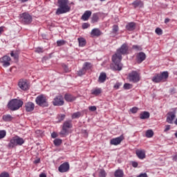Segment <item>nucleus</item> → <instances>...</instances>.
<instances>
[{
	"label": "nucleus",
	"mask_w": 177,
	"mask_h": 177,
	"mask_svg": "<svg viewBox=\"0 0 177 177\" xmlns=\"http://www.w3.org/2000/svg\"><path fill=\"white\" fill-rule=\"evenodd\" d=\"M127 53H128V46L127 44H123L117 50L116 53L112 57V62H113L118 71L122 70L121 60H122V55H127Z\"/></svg>",
	"instance_id": "f257e3e1"
},
{
	"label": "nucleus",
	"mask_w": 177,
	"mask_h": 177,
	"mask_svg": "<svg viewBox=\"0 0 177 177\" xmlns=\"http://www.w3.org/2000/svg\"><path fill=\"white\" fill-rule=\"evenodd\" d=\"M58 6L56 15H63L71 10V7L68 5V0H58Z\"/></svg>",
	"instance_id": "f03ea898"
},
{
	"label": "nucleus",
	"mask_w": 177,
	"mask_h": 177,
	"mask_svg": "<svg viewBox=\"0 0 177 177\" xmlns=\"http://www.w3.org/2000/svg\"><path fill=\"white\" fill-rule=\"evenodd\" d=\"M73 128V123L71 122V120H66L64 124L62 127V129L59 132L60 136L62 138H64V136H67L68 133H70V129Z\"/></svg>",
	"instance_id": "7ed1b4c3"
},
{
	"label": "nucleus",
	"mask_w": 177,
	"mask_h": 177,
	"mask_svg": "<svg viewBox=\"0 0 177 177\" xmlns=\"http://www.w3.org/2000/svg\"><path fill=\"white\" fill-rule=\"evenodd\" d=\"M8 106L10 110L16 111V110H19L23 106V102L21 100L14 99L9 102Z\"/></svg>",
	"instance_id": "20e7f679"
},
{
	"label": "nucleus",
	"mask_w": 177,
	"mask_h": 177,
	"mask_svg": "<svg viewBox=\"0 0 177 177\" xmlns=\"http://www.w3.org/2000/svg\"><path fill=\"white\" fill-rule=\"evenodd\" d=\"M169 77L168 71H163L161 74H156L152 77L153 82L155 84H158L162 81L163 82Z\"/></svg>",
	"instance_id": "39448f33"
},
{
	"label": "nucleus",
	"mask_w": 177,
	"mask_h": 177,
	"mask_svg": "<svg viewBox=\"0 0 177 177\" xmlns=\"http://www.w3.org/2000/svg\"><path fill=\"white\" fill-rule=\"evenodd\" d=\"M24 144V140L19 136L13 137L9 144L8 147L10 149H13V147H16V146H21Z\"/></svg>",
	"instance_id": "423d86ee"
},
{
	"label": "nucleus",
	"mask_w": 177,
	"mask_h": 177,
	"mask_svg": "<svg viewBox=\"0 0 177 177\" xmlns=\"http://www.w3.org/2000/svg\"><path fill=\"white\" fill-rule=\"evenodd\" d=\"M35 102L37 104L41 106V107H47L48 106L46 97H45V96H44L43 95H39L37 97H36Z\"/></svg>",
	"instance_id": "0eeeda50"
},
{
	"label": "nucleus",
	"mask_w": 177,
	"mask_h": 177,
	"mask_svg": "<svg viewBox=\"0 0 177 177\" xmlns=\"http://www.w3.org/2000/svg\"><path fill=\"white\" fill-rule=\"evenodd\" d=\"M20 19L22 23H24L25 24H30L32 21V17H31V15L29 14L24 12L21 15Z\"/></svg>",
	"instance_id": "6e6552de"
},
{
	"label": "nucleus",
	"mask_w": 177,
	"mask_h": 177,
	"mask_svg": "<svg viewBox=\"0 0 177 177\" xmlns=\"http://www.w3.org/2000/svg\"><path fill=\"white\" fill-rule=\"evenodd\" d=\"M10 57L5 55L0 58V63H1L3 67H9L10 66Z\"/></svg>",
	"instance_id": "1a4fd4ad"
},
{
	"label": "nucleus",
	"mask_w": 177,
	"mask_h": 177,
	"mask_svg": "<svg viewBox=\"0 0 177 177\" xmlns=\"http://www.w3.org/2000/svg\"><path fill=\"white\" fill-rule=\"evenodd\" d=\"M176 117V111L168 112L167 117L166 119L167 122H168V124H174V120H175Z\"/></svg>",
	"instance_id": "9d476101"
},
{
	"label": "nucleus",
	"mask_w": 177,
	"mask_h": 177,
	"mask_svg": "<svg viewBox=\"0 0 177 177\" xmlns=\"http://www.w3.org/2000/svg\"><path fill=\"white\" fill-rule=\"evenodd\" d=\"M53 104L54 106H63L64 104V100L63 99V96L58 95L55 97Z\"/></svg>",
	"instance_id": "9b49d317"
},
{
	"label": "nucleus",
	"mask_w": 177,
	"mask_h": 177,
	"mask_svg": "<svg viewBox=\"0 0 177 177\" xmlns=\"http://www.w3.org/2000/svg\"><path fill=\"white\" fill-rule=\"evenodd\" d=\"M145 60H146V54L145 53L140 52L136 55V62L138 64H140Z\"/></svg>",
	"instance_id": "f8f14e48"
},
{
	"label": "nucleus",
	"mask_w": 177,
	"mask_h": 177,
	"mask_svg": "<svg viewBox=\"0 0 177 177\" xmlns=\"http://www.w3.org/2000/svg\"><path fill=\"white\" fill-rule=\"evenodd\" d=\"M124 140V136H120L118 138H115L111 140L110 143L111 145H113V146H118V145H120L121 142Z\"/></svg>",
	"instance_id": "ddd939ff"
},
{
	"label": "nucleus",
	"mask_w": 177,
	"mask_h": 177,
	"mask_svg": "<svg viewBox=\"0 0 177 177\" xmlns=\"http://www.w3.org/2000/svg\"><path fill=\"white\" fill-rule=\"evenodd\" d=\"M136 154L140 160H144V158H146V151L143 149H137L136 151Z\"/></svg>",
	"instance_id": "4468645a"
},
{
	"label": "nucleus",
	"mask_w": 177,
	"mask_h": 177,
	"mask_svg": "<svg viewBox=\"0 0 177 177\" xmlns=\"http://www.w3.org/2000/svg\"><path fill=\"white\" fill-rule=\"evenodd\" d=\"M70 169V165L68 162L63 163L59 167V172H67Z\"/></svg>",
	"instance_id": "2eb2a0df"
},
{
	"label": "nucleus",
	"mask_w": 177,
	"mask_h": 177,
	"mask_svg": "<svg viewBox=\"0 0 177 177\" xmlns=\"http://www.w3.org/2000/svg\"><path fill=\"white\" fill-rule=\"evenodd\" d=\"M18 86L22 91H27V89H28V84H27V81L26 80H20L18 83Z\"/></svg>",
	"instance_id": "dca6fc26"
},
{
	"label": "nucleus",
	"mask_w": 177,
	"mask_h": 177,
	"mask_svg": "<svg viewBox=\"0 0 177 177\" xmlns=\"http://www.w3.org/2000/svg\"><path fill=\"white\" fill-rule=\"evenodd\" d=\"M35 107V105L34 104V103H32L31 102H27L25 104V109H26V111H28V113H30V111H32L34 110Z\"/></svg>",
	"instance_id": "f3484780"
},
{
	"label": "nucleus",
	"mask_w": 177,
	"mask_h": 177,
	"mask_svg": "<svg viewBox=\"0 0 177 177\" xmlns=\"http://www.w3.org/2000/svg\"><path fill=\"white\" fill-rule=\"evenodd\" d=\"M91 37H100L102 35V32L99 28H94L91 32Z\"/></svg>",
	"instance_id": "a211bd4d"
},
{
	"label": "nucleus",
	"mask_w": 177,
	"mask_h": 177,
	"mask_svg": "<svg viewBox=\"0 0 177 177\" xmlns=\"http://www.w3.org/2000/svg\"><path fill=\"white\" fill-rule=\"evenodd\" d=\"M64 99L66 102H74L75 100H76L77 97L71 95V94H66L64 95Z\"/></svg>",
	"instance_id": "6ab92c4d"
},
{
	"label": "nucleus",
	"mask_w": 177,
	"mask_h": 177,
	"mask_svg": "<svg viewBox=\"0 0 177 177\" xmlns=\"http://www.w3.org/2000/svg\"><path fill=\"white\" fill-rule=\"evenodd\" d=\"M91 15H92V12L90 10H87L82 16V20H83L84 21H86V20L89 19V17Z\"/></svg>",
	"instance_id": "aec40b11"
},
{
	"label": "nucleus",
	"mask_w": 177,
	"mask_h": 177,
	"mask_svg": "<svg viewBox=\"0 0 177 177\" xmlns=\"http://www.w3.org/2000/svg\"><path fill=\"white\" fill-rule=\"evenodd\" d=\"M140 118L141 120H147L150 118V113L148 111H143L140 114Z\"/></svg>",
	"instance_id": "412c9836"
},
{
	"label": "nucleus",
	"mask_w": 177,
	"mask_h": 177,
	"mask_svg": "<svg viewBox=\"0 0 177 177\" xmlns=\"http://www.w3.org/2000/svg\"><path fill=\"white\" fill-rule=\"evenodd\" d=\"M140 81V73L138 71H133V82H139Z\"/></svg>",
	"instance_id": "4be33fe9"
},
{
	"label": "nucleus",
	"mask_w": 177,
	"mask_h": 177,
	"mask_svg": "<svg viewBox=\"0 0 177 177\" xmlns=\"http://www.w3.org/2000/svg\"><path fill=\"white\" fill-rule=\"evenodd\" d=\"M106 78H107V75H106V73H101L98 78V82L102 84L104 82V81H106Z\"/></svg>",
	"instance_id": "5701e85b"
},
{
	"label": "nucleus",
	"mask_w": 177,
	"mask_h": 177,
	"mask_svg": "<svg viewBox=\"0 0 177 177\" xmlns=\"http://www.w3.org/2000/svg\"><path fill=\"white\" fill-rule=\"evenodd\" d=\"M102 93V88H95L91 90V94L97 96Z\"/></svg>",
	"instance_id": "b1692460"
},
{
	"label": "nucleus",
	"mask_w": 177,
	"mask_h": 177,
	"mask_svg": "<svg viewBox=\"0 0 177 177\" xmlns=\"http://www.w3.org/2000/svg\"><path fill=\"white\" fill-rule=\"evenodd\" d=\"M134 8H143V2L140 0H136L133 2Z\"/></svg>",
	"instance_id": "393cba45"
},
{
	"label": "nucleus",
	"mask_w": 177,
	"mask_h": 177,
	"mask_svg": "<svg viewBox=\"0 0 177 177\" xmlns=\"http://www.w3.org/2000/svg\"><path fill=\"white\" fill-rule=\"evenodd\" d=\"M3 121H6V122H9V121H12L13 120V117L10 115H3Z\"/></svg>",
	"instance_id": "a878e982"
},
{
	"label": "nucleus",
	"mask_w": 177,
	"mask_h": 177,
	"mask_svg": "<svg viewBox=\"0 0 177 177\" xmlns=\"http://www.w3.org/2000/svg\"><path fill=\"white\" fill-rule=\"evenodd\" d=\"M118 26L117 25H114L112 28V31H111V34L112 35H117V34H118Z\"/></svg>",
	"instance_id": "bb28decb"
},
{
	"label": "nucleus",
	"mask_w": 177,
	"mask_h": 177,
	"mask_svg": "<svg viewBox=\"0 0 177 177\" xmlns=\"http://www.w3.org/2000/svg\"><path fill=\"white\" fill-rule=\"evenodd\" d=\"M115 177H122L124 176V171L121 169L116 170L115 171Z\"/></svg>",
	"instance_id": "cd10ccee"
},
{
	"label": "nucleus",
	"mask_w": 177,
	"mask_h": 177,
	"mask_svg": "<svg viewBox=\"0 0 177 177\" xmlns=\"http://www.w3.org/2000/svg\"><path fill=\"white\" fill-rule=\"evenodd\" d=\"M83 68L86 71L87 70H91V68H92V64L89 62H85L83 65Z\"/></svg>",
	"instance_id": "c85d7f7f"
},
{
	"label": "nucleus",
	"mask_w": 177,
	"mask_h": 177,
	"mask_svg": "<svg viewBox=\"0 0 177 177\" xmlns=\"http://www.w3.org/2000/svg\"><path fill=\"white\" fill-rule=\"evenodd\" d=\"M79 46L83 47L86 45V41L84 38H78Z\"/></svg>",
	"instance_id": "c756f323"
},
{
	"label": "nucleus",
	"mask_w": 177,
	"mask_h": 177,
	"mask_svg": "<svg viewBox=\"0 0 177 177\" xmlns=\"http://www.w3.org/2000/svg\"><path fill=\"white\" fill-rule=\"evenodd\" d=\"M145 135L147 138H153L154 136V132H153V130L149 129L146 131Z\"/></svg>",
	"instance_id": "7c9ffc66"
},
{
	"label": "nucleus",
	"mask_w": 177,
	"mask_h": 177,
	"mask_svg": "<svg viewBox=\"0 0 177 177\" xmlns=\"http://www.w3.org/2000/svg\"><path fill=\"white\" fill-rule=\"evenodd\" d=\"M99 21V15L97 14H93L92 17V23H97Z\"/></svg>",
	"instance_id": "2f4dec72"
},
{
	"label": "nucleus",
	"mask_w": 177,
	"mask_h": 177,
	"mask_svg": "<svg viewBox=\"0 0 177 177\" xmlns=\"http://www.w3.org/2000/svg\"><path fill=\"white\" fill-rule=\"evenodd\" d=\"M127 30L128 31H133V22L129 23L127 26H126Z\"/></svg>",
	"instance_id": "473e14b6"
},
{
	"label": "nucleus",
	"mask_w": 177,
	"mask_h": 177,
	"mask_svg": "<svg viewBox=\"0 0 177 177\" xmlns=\"http://www.w3.org/2000/svg\"><path fill=\"white\" fill-rule=\"evenodd\" d=\"M80 117H81V113L80 112H76V113H74L72 115V119L73 120H75V118H80Z\"/></svg>",
	"instance_id": "72a5a7b5"
},
{
	"label": "nucleus",
	"mask_w": 177,
	"mask_h": 177,
	"mask_svg": "<svg viewBox=\"0 0 177 177\" xmlns=\"http://www.w3.org/2000/svg\"><path fill=\"white\" fill-rule=\"evenodd\" d=\"M57 46H63V45H66V41L61 39L57 41Z\"/></svg>",
	"instance_id": "f704fd0d"
},
{
	"label": "nucleus",
	"mask_w": 177,
	"mask_h": 177,
	"mask_svg": "<svg viewBox=\"0 0 177 177\" xmlns=\"http://www.w3.org/2000/svg\"><path fill=\"white\" fill-rule=\"evenodd\" d=\"M155 32L158 35H162V29L160 28H156V30H155Z\"/></svg>",
	"instance_id": "c9c22d12"
},
{
	"label": "nucleus",
	"mask_w": 177,
	"mask_h": 177,
	"mask_svg": "<svg viewBox=\"0 0 177 177\" xmlns=\"http://www.w3.org/2000/svg\"><path fill=\"white\" fill-rule=\"evenodd\" d=\"M6 136V131L1 130L0 131V139H3Z\"/></svg>",
	"instance_id": "e433bc0d"
},
{
	"label": "nucleus",
	"mask_w": 177,
	"mask_h": 177,
	"mask_svg": "<svg viewBox=\"0 0 177 177\" xmlns=\"http://www.w3.org/2000/svg\"><path fill=\"white\" fill-rule=\"evenodd\" d=\"M124 89L128 90V89H131V88H132V84H129V83H125L123 86Z\"/></svg>",
	"instance_id": "4c0bfd02"
},
{
	"label": "nucleus",
	"mask_w": 177,
	"mask_h": 177,
	"mask_svg": "<svg viewBox=\"0 0 177 177\" xmlns=\"http://www.w3.org/2000/svg\"><path fill=\"white\" fill-rule=\"evenodd\" d=\"M55 146H60L62 145V140L60 139H55L54 140Z\"/></svg>",
	"instance_id": "58836bf2"
},
{
	"label": "nucleus",
	"mask_w": 177,
	"mask_h": 177,
	"mask_svg": "<svg viewBox=\"0 0 177 177\" xmlns=\"http://www.w3.org/2000/svg\"><path fill=\"white\" fill-rule=\"evenodd\" d=\"M100 177H106V171L104 169H100L99 172Z\"/></svg>",
	"instance_id": "ea45409f"
},
{
	"label": "nucleus",
	"mask_w": 177,
	"mask_h": 177,
	"mask_svg": "<svg viewBox=\"0 0 177 177\" xmlns=\"http://www.w3.org/2000/svg\"><path fill=\"white\" fill-rule=\"evenodd\" d=\"M85 73H86V71L85 69H84V68H82L77 72V74H78V75H80L81 77V75H84V74H85Z\"/></svg>",
	"instance_id": "a19ab883"
},
{
	"label": "nucleus",
	"mask_w": 177,
	"mask_h": 177,
	"mask_svg": "<svg viewBox=\"0 0 177 177\" xmlns=\"http://www.w3.org/2000/svg\"><path fill=\"white\" fill-rule=\"evenodd\" d=\"M10 55L12 57H14L15 60H17L19 59L18 53H14L13 52H11Z\"/></svg>",
	"instance_id": "79ce46f5"
},
{
	"label": "nucleus",
	"mask_w": 177,
	"mask_h": 177,
	"mask_svg": "<svg viewBox=\"0 0 177 177\" xmlns=\"http://www.w3.org/2000/svg\"><path fill=\"white\" fill-rule=\"evenodd\" d=\"M122 86V82H116L115 84L113 86V88H115V89H120V86Z\"/></svg>",
	"instance_id": "37998d69"
},
{
	"label": "nucleus",
	"mask_w": 177,
	"mask_h": 177,
	"mask_svg": "<svg viewBox=\"0 0 177 177\" xmlns=\"http://www.w3.org/2000/svg\"><path fill=\"white\" fill-rule=\"evenodd\" d=\"M127 79L129 80V81H130V82H133V73H130Z\"/></svg>",
	"instance_id": "c03bdc74"
},
{
	"label": "nucleus",
	"mask_w": 177,
	"mask_h": 177,
	"mask_svg": "<svg viewBox=\"0 0 177 177\" xmlns=\"http://www.w3.org/2000/svg\"><path fill=\"white\" fill-rule=\"evenodd\" d=\"M64 118H66V115H58V121L60 122L61 121H63V120H64Z\"/></svg>",
	"instance_id": "a18cd8bd"
},
{
	"label": "nucleus",
	"mask_w": 177,
	"mask_h": 177,
	"mask_svg": "<svg viewBox=\"0 0 177 177\" xmlns=\"http://www.w3.org/2000/svg\"><path fill=\"white\" fill-rule=\"evenodd\" d=\"M0 177H9V174L7 172H3L0 174Z\"/></svg>",
	"instance_id": "49530a36"
},
{
	"label": "nucleus",
	"mask_w": 177,
	"mask_h": 177,
	"mask_svg": "<svg viewBox=\"0 0 177 177\" xmlns=\"http://www.w3.org/2000/svg\"><path fill=\"white\" fill-rule=\"evenodd\" d=\"M35 52L37 53H42V52H44V49L42 48H36Z\"/></svg>",
	"instance_id": "de8ad7c7"
},
{
	"label": "nucleus",
	"mask_w": 177,
	"mask_h": 177,
	"mask_svg": "<svg viewBox=\"0 0 177 177\" xmlns=\"http://www.w3.org/2000/svg\"><path fill=\"white\" fill-rule=\"evenodd\" d=\"M88 110H90V111H96V106H89Z\"/></svg>",
	"instance_id": "09e8293b"
},
{
	"label": "nucleus",
	"mask_w": 177,
	"mask_h": 177,
	"mask_svg": "<svg viewBox=\"0 0 177 177\" xmlns=\"http://www.w3.org/2000/svg\"><path fill=\"white\" fill-rule=\"evenodd\" d=\"M169 129H171V125H169V124L166 125L164 132H168V131H169Z\"/></svg>",
	"instance_id": "8fccbe9b"
},
{
	"label": "nucleus",
	"mask_w": 177,
	"mask_h": 177,
	"mask_svg": "<svg viewBox=\"0 0 177 177\" xmlns=\"http://www.w3.org/2000/svg\"><path fill=\"white\" fill-rule=\"evenodd\" d=\"M88 27H89V24H86V23L83 24V25H82V28H83L84 30L88 28Z\"/></svg>",
	"instance_id": "3c124183"
},
{
	"label": "nucleus",
	"mask_w": 177,
	"mask_h": 177,
	"mask_svg": "<svg viewBox=\"0 0 177 177\" xmlns=\"http://www.w3.org/2000/svg\"><path fill=\"white\" fill-rule=\"evenodd\" d=\"M137 177H147V174L146 173H142L138 175Z\"/></svg>",
	"instance_id": "603ef678"
},
{
	"label": "nucleus",
	"mask_w": 177,
	"mask_h": 177,
	"mask_svg": "<svg viewBox=\"0 0 177 177\" xmlns=\"http://www.w3.org/2000/svg\"><path fill=\"white\" fill-rule=\"evenodd\" d=\"M64 70L66 73H68L70 70H68V67L66 65L64 66Z\"/></svg>",
	"instance_id": "864d4df0"
},
{
	"label": "nucleus",
	"mask_w": 177,
	"mask_h": 177,
	"mask_svg": "<svg viewBox=\"0 0 177 177\" xmlns=\"http://www.w3.org/2000/svg\"><path fill=\"white\" fill-rule=\"evenodd\" d=\"M173 161H177V155L171 156Z\"/></svg>",
	"instance_id": "5fc2aeb1"
},
{
	"label": "nucleus",
	"mask_w": 177,
	"mask_h": 177,
	"mask_svg": "<svg viewBox=\"0 0 177 177\" xmlns=\"http://www.w3.org/2000/svg\"><path fill=\"white\" fill-rule=\"evenodd\" d=\"M51 137L55 138L57 137V134L56 133H52L51 134Z\"/></svg>",
	"instance_id": "6e6d98bb"
},
{
	"label": "nucleus",
	"mask_w": 177,
	"mask_h": 177,
	"mask_svg": "<svg viewBox=\"0 0 177 177\" xmlns=\"http://www.w3.org/2000/svg\"><path fill=\"white\" fill-rule=\"evenodd\" d=\"M170 20H171V19H169V18H166V19H165V24H167V23H169Z\"/></svg>",
	"instance_id": "4d7b16f0"
},
{
	"label": "nucleus",
	"mask_w": 177,
	"mask_h": 177,
	"mask_svg": "<svg viewBox=\"0 0 177 177\" xmlns=\"http://www.w3.org/2000/svg\"><path fill=\"white\" fill-rule=\"evenodd\" d=\"M138 164L137 162H133V168H137Z\"/></svg>",
	"instance_id": "13d9d810"
},
{
	"label": "nucleus",
	"mask_w": 177,
	"mask_h": 177,
	"mask_svg": "<svg viewBox=\"0 0 177 177\" xmlns=\"http://www.w3.org/2000/svg\"><path fill=\"white\" fill-rule=\"evenodd\" d=\"M39 177H46V174H45V173H41V174L39 175Z\"/></svg>",
	"instance_id": "bf43d9fd"
},
{
	"label": "nucleus",
	"mask_w": 177,
	"mask_h": 177,
	"mask_svg": "<svg viewBox=\"0 0 177 177\" xmlns=\"http://www.w3.org/2000/svg\"><path fill=\"white\" fill-rule=\"evenodd\" d=\"M133 49H137L138 50H139L140 49V47L138 46H133Z\"/></svg>",
	"instance_id": "052dcab7"
},
{
	"label": "nucleus",
	"mask_w": 177,
	"mask_h": 177,
	"mask_svg": "<svg viewBox=\"0 0 177 177\" xmlns=\"http://www.w3.org/2000/svg\"><path fill=\"white\" fill-rule=\"evenodd\" d=\"M3 32V27H0V35Z\"/></svg>",
	"instance_id": "680f3d73"
},
{
	"label": "nucleus",
	"mask_w": 177,
	"mask_h": 177,
	"mask_svg": "<svg viewBox=\"0 0 177 177\" xmlns=\"http://www.w3.org/2000/svg\"><path fill=\"white\" fill-rule=\"evenodd\" d=\"M138 109L136 107H133V113H137L138 112Z\"/></svg>",
	"instance_id": "e2e57ef3"
},
{
	"label": "nucleus",
	"mask_w": 177,
	"mask_h": 177,
	"mask_svg": "<svg viewBox=\"0 0 177 177\" xmlns=\"http://www.w3.org/2000/svg\"><path fill=\"white\" fill-rule=\"evenodd\" d=\"M28 0H19V2H27Z\"/></svg>",
	"instance_id": "0e129e2a"
},
{
	"label": "nucleus",
	"mask_w": 177,
	"mask_h": 177,
	"mask_svg": "<svg viewBox=\"0 0 177 177\" xmlns=\"http://www.w3.org/2000/svg\"><path fill=\"white\" fill-rule=\"evenodd\" d=\"M35 164H38L39 162V159L35 161Z\"/></svg>",
	"instance_id": "69168bd1"
},
{
	"label": "nucleus",
	"mask_w": 177,
	"mask_h": 177,
	"mask_svg": "<svg viewBox=\"0 0 177 177\" xmlns=\"http://www.w3.org/2000/svg\"><path fill=\"white\" fill-rule=\"evenodd\" d=\"M131 113H133V108L131 109Z\"/></svg>",
	"instance_id": "338daca9"
},
{
	"label": "nucleus",
	"mask_w": 177,
	"mask_h": 177,
	"mask_svg": "<svg viewBox=\"0 0 177 177\" xmlns=\"http://www.w3.org/2000/svg\"><path fill=\"white\" fill-rule=\"evenodd\" d=\"M70 5H74V3H73V2H71V3H70Z\"/></svg>",
	"instance_id": "774afa93"
}]
</instances>
